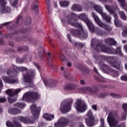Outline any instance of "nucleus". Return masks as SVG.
Segmentation results:
<instances>
[{"mask_svg": "<svg viewBox=\"0 0 127 127\" xmlns=\"http://www.w3.org/2000/svg\"><path fill=\"white\" fill-rule=\"evenodd\" d=\"M5 101H6V99H5V98L4 97L0 98V103H4V102H5Z\"/></svg>", "mask_w": 127, "mask_h": 127, "instance_id": "nucleus-46", "label": "nucleus"}, {"mask_svg": "<svg viewBox=\"0 0 127 127\" xmlns=\"http://www.w3.org/2000/svg\"><path fill=\"white\" fill-rule=\"evenodd\" d=\"M119 14L121 17V18L124 20H126V19H127V15H126L125 12H124V11H119Z\"/></svg>", "mask_w": 127, "mask_h": 127, "instance_id": "nucleus-28", "label": "nucleus"}, {"mask_svg": "<svg viewBox=\"0 0 127 127\" xmlns=\"http://www.w3.org/2000/svg\"><path fill=\"white\" fill-rule=\"evenodd\" d=\"M102 51L105 53H109L110 54H118L119 56H124V54L122 52L121 48H118L117 50H115L113 48L110 49L109 48H106V47H103L102 48Z\"/></svg>", "mask_w": 127, "mask_h": 127, "instance_id": "nucleus-10", "label": "nucleus"}, {"mask_svg": "<svg viewBox=\"0 0 127 127\" xmlns=\"http://www.w3.org/2000/svg\"><path fill=\"white\" fill-rule=\"evenodd\" d=\"M48 12L49 14H51V13H52V9H51V7H48Z\"/></svg>", "mask_w": 127, "mask_h": 127, "instance_id": "nucleus-44", "label": "nucleus"}, {"mask_svg": "<svg viewBox=\"0 0 127 127\" xmlns=\"http://www.w3.org/2000/svg\"><path fill=\"white\" fill-rule=\"evenodd\" d=\"M123 49L124 51L126 52V53H127V45H125L124 46Z\"/></svg>", "mask_w": 127, "mask_h": 127, "instance_id": "nucleus-48", "label": "nucleus"}, {"mask_svg": "<svg viewBox=\"0 0 127 127\" xmlns=\"http://www.w3.org/2000/svg\"><path fill=\"white\" fill-rule=\"evenodd\" d=\"M92 6V3L91 2H86L84 5V7H90Z\"/></svg>", "mask_w": 127, "mask_h": 127, "instance_id": "nucleus-38", "label": "nucleus"}, {"mask_svg": "<svg viewBox=\"0 0 127 127\" xmlns=\"http://www.w3.org/2000/svg\"><path fill=\"white\" fill-rule=\"evenodd\" d=\"M67 65L68 66V67H71V66H72V64H71V63H68L67 64Z\"/></svg>", "mask_w": 127, "mask_h": 127, "instance_id": "nucleus-56", "label": "nucleus"}, {"mask_svg": "<svg viewBox=\"0 0 127 127\" xmlns=\"http://www.w3.org/2000/svg\"><path fill=\"white\" fill-rule=\"evenodd\" d=\"M26 22L27 23L28 22V23H30L31 22V20H27Z\"/></svg>", "mask_w": 127, "mask_h": 127, "instance_id": "nucleus-61", "label": "nucleus"}, {"mask_svg": "<svg viewBox=\"0 0 127 127\" xmlns=\"http://www.w3.org/2000/svg\"><path fill=\"white\" fill-rule=\"evenodd\" d=\"M100 98H104V95L103 94H101L100 96H99Z\"/></svg>", "mask_w": 127, "mask_h": 127, "instance_id": "nucleus-62", "label": "nucleus"}, {"mask_svg": "<svg viewBox=\"0 0 127 127\" xmlns=\"http://www.w3.org/2000/svg\"><path fill=\"white\" fill-rule=\"evenodd\" d=\"M71 10L73 11H82L83 10V8L82 6L78 4H74L71 7Z\"/></svg>", "mask_w": 127, "mask_h": 127, "instance_id": "nucleus-22", "label": "nucleus"}, {"mask_svg": "<svg viewBox=\"0 0 127 127\" xmlns=\"http://www.w3.org/2000/svg\"><path fill=\"white\" fill-rule=\"evenodd\" d=\"M2 79L3 80V82L5 83H7L8 84H14V83H17L18 82V79H11L7 76H2Z\"/></svg>", "mask_w": 127, "mask_h": 127, "instance_id": "nucleus-19", "label": "nucleus"}, {"mask_svg": "<svg viewBox=\"0 0 127 127\" xmlns=\"http://www.w3.org/2000/svg\"><path fill=\"white\" fill-rule=\"evenodd\" d=\"M123 43H127V40H124L122 41Z\"/></svg>", "mask_w": 127, "mask_h": 127, "instance_id": "nucleus-63", "label": "nucleus"}, {"mask_svg": "<svg viewBox=\"0 0 127 127\" xmlns=\"http://www.w3.org/2000/svg\"><path fill=\"white\" fill-rule=\"evenodd\" d=\"M97 34L98 35H104V34H105V32L101 30H99L97 31Z\"/></svg>", "mask_w": 127, "mask_h": 127, "instance_id": "nucleus-39", "label": "nucleus"}, {"mask_svg": "<svg viewBox=\"0 0 127 127\" xmlns=\"http://www.w3.org/2000/svg\"><path fill=\"white\" fill-rule=\"evenodd\" d=\"M112 74L115 77H117V76H119V72L117 71H115V70H112Z\"/></svg>", "mask_w": 127, "mask_h": 127, "instance_id": "nucleus-37", "label": "nucleus"}, {"mask_svg": "<svg viewBox=\"0 0 127 127\" xmlns=\"http://www.w3.org/2000/svg\"><path fill=\"white\" fill-rule=\"evenodd\" d=\"M99 1H101V2H107V1H111L112 0H98Z\"/></svg>", "mask_w": 127, "mask_h": 127, "instance_id": "nucleus-53", "label": "nucleus"}, {"mask_svg": "<svg viewBox=\"0 0 127 127\" xmlns=\"http://www.w3.org/2000/svg\"><path fill=\"white\" fill-rule=\"evenodd\" d=\"M117 0L118 1L120 2L122 7L125 9V7H126L127 6V4H126V0Z\"/></svg>", "mask_w": 127, "mask_h": 127, "instance_id": "nucleus-30", "label": "nucleus"}, {"mask_svg": "<svg viewBox=\"0 0 127 127\" xmlns=\"http://www.w3.org/2000/svg\"><path fill=\"white\" fill-rule=\"evenodd\" d=\"M21 91V89L20 88L15 89L14 91V95H16L17 94H18V93H19V92H20Z\"/></svg>", "mask_w": 127, "mask_h": 127, "instance_id": "nucleus-40", "label": "nucleus"}, {"mask_svg": "<svg viewBox=\"0 0 127 127\" xmlns=\"http://www.w3.org/2000/svg\"><path fill=\"white\" fill-rule=\"evenodd\" d=\"M123 110L125 112V113H127V103H124L122 106Z\"/></svg>", "mask_w": 127, "mask_h": 127, "instance_id": "nucleus-34", "label": "nucleus"}, {"mask_svg": "<svg viewBox=\"0 0 127 127\" xmlns=\"http://www.w3.org/2000/svg\"><path fill=\"white\" fill-rule=\"evenodd\" d=\"M11 11V8L10 7L7 5L3 6L0 7V14L1 13H8Z\"/></svg>", "mask_w": 127, "mask_h": 127, "instance_id": "nucleus-21", "label": "nucleus"}, {"mask_svg": "<svg viewBox=\"0 0 127 127\" xmlns=\"http://www.w3.org/2000/svg\"><path fill=\"white\" fill-rule=\"evenodd\" d=\"M31 113L32 114L33 118L28 119L27 117L19 116L18 120L22 122L24 124H33L35 122V120H37L39 118V114L41 111V108L39 106H37L35 104H32L30 106Z\"/></svg>", "mask_w": 127, "mask_h": 127, "instance_id": "nucleus-2", "label": "nucleus"}, {"mask_svg": "<svg viewBox=\"0 0 127 127\" xmlns=\"http://www.w3.org/2000/svg\"><path fill=\"white\" fill-rule=\"evenodd\" d=\"M40 98V94L37 92H27L23 95L22 100L29 103H33L35 100Z\"/></svg>", "mask_w": 127, "mask_h": 127, "instance_id": "nucleus-4", "label": "nucleus"}, {"mask_svg": "<svg viewBox=\"0 0 127 127\" xmlns=\"http://www.w3.org/2000/svg\"><path fill=\"white\" fill-rule=\"evenodd\" d=\"M77 17V15L75 14L74 13H71L69 14L66 18V21L70 24H72L74 26H77L78 27L77 30H70V33L72 34L74 36H77L81 40L83 39H86L88 37L87 33L84 31L83 30V27L80 23L75 22V18Z\"/></svg>", "mask_w": 127, "mask_h": 127, "instance_id": "nucleus-1", "label": "nucleus"}, {"mask_svg": "<svg viewBox=\"0 0 127 127\" xmlns=\"http://www.w3.org/2000/svg\"><path fill=\"white\" fill-rule=\"evenodd\" d=\"M85 90L88 91V92H92V88L90 87H87L85 88Z\"/></svg>", "mask_w": 127, "mask_h": 127, "instance_id": "nucleus-49", "label": "nucleus"}, {"mask_svg": "<svg viewBox=\"0 0 127 127\" xmlns=\"http://www.w3.org/2000/svg\"><path fill=\"white\" fill-rule=\"evenodd\" d=\"M44 123L42 122H40L38 125V127H44Z\"/></svg>", "mask_w": 127, "mask_h": 127, "instance_id": "nucleus-42", "label": "nucleus"}, {"mask_svg": "<svg viewBox=\"0 0 127 127\" xmlns=\"http://www.w3.org/2000/svg\"><path fill=\"white\" fill-rule=\"evenodd\" d=\"M31 10L35 13L38 12V5L36 3V2H33L32 4Z\"/></svg>", "mask_w": 127, "mask_h": 127, "instance_id": "nucleus-25", "label": "nucleus"}, {"mask_svg": "<svg viewBox=\"0 0 127 127\" xmlns=\"http://www.w3.org/2000/svg\"><path fill=\"white\" fill-rule=\"evenodd\" d=\"M9 114L11 115H16L17 114H19L21 113V111L19 109L16 108H9L8 111Z\"/></svg>", "mask_w": 127, "mask_h": 127, "instance_id": "nucleus-23", "label": "nucleus"}, {"mask_svg": "<svg viewBox=\"0 0 127 127\" xmlns=\"http://www.w3.org/2000/svg\"><path fill=\"white\" fill-rule=\"evenodd\" d=\"M44 83L45 84V85L46 87H56L57 83H56V81L54 79H52L51 80H44Z\"/></svg>", "mask_w": 127, "mask_h": 127, "instance_id": "nucleus-18", "label": "nucleus"}, {"mask_svg": "<svg viewBox=\"0 0 127 127\" xmlns=\"http://www.w3.org/2000/svg\"><path fill=\"white\" fill-rule=\"evenodd\" d=\"M100 127H104L105 126V120H104V119L101 118L100 119Z\"/></svg>", "mask_w": 127, "mask_h": 127, "instance_id": "nucleus-35", "label": "nucleus"}, {"mask_svg": "<svg viewBox=\"0 0 127 127\" xmlns=\"http://www.w3.org/2000/svg\"><path fill=\"white\" fill-rule=\"evenodd\" d=\"M110 60H111V63H110L111 66L116 68V69H120V64L118 63V59L116 57H111L110 58Z\"/></svg>", "mask_w": 127, "mask_h": 127, "instance_id": "nucleus-17", "label": "nucleus"}, {"mask_svg": "<svg viewBox=\"0 0 127 127\" xmlns=\"http://www.w3.org/2000/svg\"><path fill=\"white\" fill-rule=\"evenodd\" d=\"M43 117L44 120L48 121V122H51V121H53L55 119L54 114L50 113H45L43 114Z\"/></svg>", "mask_w": 127, "mask_h": 127, "instance_id": "nucleus-20", "label": "nucleus"}, {"mask_svg": "<svg viewBox=\"0 0 127 127\" xmlns=\"http://www.w3.org/2000/svg\"><path fill=\"white\" fill-rule=\"evenodd\" d=\"M94 8L95 10L97 11V12H98V13L101 15L103 19H105L106 21H107V22H111V19H112V18L111 16L107 15L106 13L103 12V7L98 5H95Z\"/></svg>", "mask_w": 127, "mask_h": 127, "instance_id": "nucleus-9", "label": "nucleus"}, {"mask_svg": "<svg viewBox=\"0 0 127 127\" xmlns=\"http://www.w3.org/2000/svg\"><path fill=\"white\" fill-rule=\"evenodd\" d=\"M39 52H40L41 53H43V52H44V50L43 49V48H41V49H39L38 50Z\"/></svg>", "mask_w": 127, "mask_h": 127, "instance_id": "nucleus-54", "label": "nucleus"}, {"mask_svg": "<svg viewBox=\"0 0 127 127\" xmlns=\"http://www.w3.org/2000/svg\"><path fill=\"white\" fill-rule=\"evenodd\" d=\"M72 87H73V85L72 84H67L64 87V90H71V89H72Z\"/></svg>", "mask_w": 127, "mask_h": 127, "instance_id": "nucleus-32", "label": "nucleus"}, {"mask_svg": "<svg viewBox=\"0 0 127 127\" xmlns=\"http://www.w3.org/2000/svg\"><path fill=\"white\" fill-rule=\"evenodd\" d=\"M64 66H61V69L62 70V71H64Z\"/></svg>", "mask_w": 127, "mask_h": 127, "instance_id": "nucleus-58", "label": "nucleus"}, {"mask_svg": "<svg viewBox=\"0 0 127 127\" xmlns=\"http://www.w3.org/2000/svg\"><path fill=\"white\" fill-rule=\"evenodd\" d=\"M125 68L127 69V64H125Z\"/></svg>", "mask_w": 127, "mask_h": 127, "instance_id": "nucleus-64", "label": "nucleus"}, {"mask_svg": "<svg viewBox=\"0 0 127 127\" xmlns=\"http://www.w3.org/2000/svg\"><path fill=\"white\" fill-rule=\"evenodd\" d=\"M27 68L26 67L20 66L17 67L16 66H14L13 71H11V69H7V74L9 75L10 77H15L16 74H17V71H26Z\"/></svg>", "mask_w": 127, "mask_h": 127, "instance_id": "nucleus-12", "label": "nucleus"}, {"mask_svg": "<svg viewBox=\"0 0 127 127\" xmlns=\"http://www.w3.org/2000/svg\"><path fill=\"white\" fill-rule=\"evenodd\" d=\"M74 46L76 47V48H83L84 47V45L83 43H79L78 42H74L73 43Z\"/></svg>", "mask_w": 127, "mask_h": 127, "instance_id": "nucleus-29", "label": "nucleus"}, {"mask_svg": "<svg viewBox=\"0 0 127 127\" xmlns=\"http://www.w3.org/2000/svg\"><path fill=\"white\" fill-rule=\"evenodd\" d=\"M60 4L63 7H66L69 5V1H61L60 2Z\"/></svg>", "mask_w": 127, "mask_h": 127, "instance_id": "nucleus-27", "label": "nucleus"}, {"mask_svg": "<svg viewBox=\"0 0 127 127\" xmlns=\"http://www.w3.org/2000/svg\"><path fill=\"white\" fill-rule=\"evenodd\" d=\"M87 117L88 118L85 119L86 124L88 127H93L95 124V119H94L92 110H89L87 112Z\"/></svg>", "mask_w": 127, "mask_h": 127, "instance_id": "nucleus-13", "label": "nucleus"}, {"mask_svg": "<svg viewBox=\"0 0 127 127\" xmlns=\"http://www.w3.org/2000/svg\"><path fill=\"white\" fill-rule=\"evenodd\" d=\"M17 4V0H16L15 1V2H14V3H11L12 6H14V7L15 6V5H16Z\"/></svg>", "mask_w": 127, "mask_h": 127, "instance_id": "nucleus-52", "label": "nucleus"}, {"mask_svg": "<svg viewBox=\"0 0 127 127\" xmlns=\"http://www.w3.org/2000/svg\"><path fill=\"white\" fill-rule=\"evenodd\" d=\"M100 69L104 73H108L109 70H110V67H109L108 65L103 64L101 66Z\"/></svg>", "mask_w": 127, "mask_h": 127, "instance_id": "nucleus-26", "label": "nucleus"}, {"mask_svg": "<svg viewBox=\"0 0 127 127\" xmlns=\"http://www.w3.org/2000/svg\"><path fill=\"white\" fill-rule=\"evenodd\" d=\"M35 76V71L33 70L32 71L31 70H29L28 71L27 73L24 75L23 76V80L26 83H28L30 85L31 83H32V78H34Z\"/></svg>", "mask_w": 127, "mask_h": 127, "instance_id": "nucleus-14", "label": "nucleus"}, {"mask_svg": "<svg viewBox=\"0 0 127 127\" xmlns=\"http://www.w3.org/2000/svg\"><path fill=\"white\" fill-rule=\"evenodd\" d=\"M121 80H122V81H127V75H122L121 77Z\"/></svg>", "mask_w": 127, "mask_h": 127, "instance_id": "nucleus-41", "label": "nucleus"}, {"mask_svg": "<svg viewBox=\"0 0 127 127\" xmlns=\"http://www.w3.org/2000/svg\"><path fill=\"white\" fill-rule=\"evenodd\" d=\"M127 120V113H125L123 114L122 116L121 117V121H126Z\"/></svg>", "mask_w": 127, "mask_h": 127, "instance_id": "nucleus-36", "label": "nucleus"}, {"mask_svg": "<svg viewBox=\"0 0 127 127\" xmlns=\"http://www.w3.org/2000/svg\"><path fill=\"white\" fill-rule=\"evenodd\" d=\"M74 102L72 100H65L63 101L60 105V110L63 114L69 113L71 111V106Z\"/></svg>", "mask_w": 127, "mask_h": 127, "instance_id": "nucleus-6", "label": "nucleus"}, {"mask_svg": "<svg viewBox=\"0 0 127 127\" xmlns=\"http://www.w3.org/2000/svg\"><path fill=\"white\" fill-rule=\"evenodd\" d=\"M78 16L80 19L82 20V21H84V22L87 24L89 30L91 31V32H95V26L92 22H91V21L88 19V16L87 14L83 13L80 14Z\"/></svg>", "mask_w": 127, "mask_h": 127, "instance_id": "nucleus-7", "label": "nucleus"}, {"mask_svg": "<svg viewBox=\"0 0 127 127\" xmlns=\"http://www.w3.org/2000/svg\"><path fill=\"white\" fill-rule=\"evenodd\" d=\"M73 107L78 113H84L88 109V106H87L86 103L81 99L76 100Z\"/></svg>", "mask_w": 127, "mask_h": 127, "instance_id": "nucleus-5", "label": "nucleus"}, {"mask_svg": "<svg viewBox=\"0 0 127 127\" xmlns=\"http://www.w3.org/2000/svg\"><path fill=\"white\" fill-rule=\"evenodd\" d=\"M7 4V1L6 0H0V7L4 6Z\"/></svg>", "mask_w": 127, "mask_h": 127, "instance_id": "nucleus-31", "label": "nucleus"}, {"mask_svg": "<svg viewBox=\"0 0 127 127\" xmlns=\"http://www.w3.org/2000/svg\"><path fill=\"white\" fill-rule=\"evenodd\" d=\"M122 35L123 36H126V35H127V29H126L123 32Z\"/></svg>", "mask_w": 127, "mask_h": 127, "instance_id": "nucleus-45", "label": "nucleus"}, {"mask_svg": "<svg viewBox=\"0 0 127 127\" xmlns=\"http://www.w3.org/2000/svg\"><path fill=\"white\" fill-rule=\"evenodd\" d=\"M26 105L24 103H17L16 104V107H19V108H24Z\"/></svg>", "mask_w": 127, "mask_h": 127, "instance_id": "nucleus-33", "label": "nucleus"}, {"mask_svg": "<svg viewBox=\"0 0 127 127\" xmlns=\"http://www.w3.org/2000/svg\"><path fill=\"white\" fill-rule=\"evenodd\" d=\"M23 62V60H21V59H17V63H22Z\"/></svg>", "mask_w": 127, "mask_h": 127, "instance_id": "nucleus-50", "label": "nucleus"}, {"mask_svg": "<svg viewBox=\"0 0 127 127\" xmlns=\"http://www.w3.org/2000/svg\"><path fill=\"white\" fill-rule=\"evenodd\" d=\"M5 93L8 95L7 98L9 103H13L16 100V99L14 98L13 90L11 89H7L5 91Z\"/></svg>", "mask_w": 127, "mask_h": 127, "instance_id": "nucleus-16", "label": "nucleus"}, {"mask_svg": "<svg viewBox=\"0 0 127 127\" xmlns=\"http://www.w3.org/2000/svg\"><path fill=\"white\" fill-rule=\"evenodd\" d=\"M3 87V83H2V80L0 78V90H1Z\"/></svg>", "mask_w": 127, "mask_h": 127, "instance_id": "nucleus-43", "label": "nucleus"}, {"mask_svg": "<svg viewBox=\"0 0 127 127\" xmlns=\"http://www.w3.org/2000/svg\"><path fill=\"white\" fill-rule=\"evenodd\" d=\"M9 23H10V22H6V23H4V24H3V25H7V24H9Z\"/></svg>", "mask_w": 127, "mask_h": 127, "instance_id": "nucleus-60", "label": "nucleus"}, {"mask_svg": "<svg viewBox=\"0 0 127 127\" xmlns=\"http://www.w3.org/2000/svg\"><path fill=\"white\" fill-rule=\"evenodd\" d=\"M107 122L110 127H117V125L120 123V117L118 115V111H110L107 117Z\"/></svg>", "mask_w": 127, "mask_h": 127, "instance_id": "nucleus-3", "label": "nucleus"}, {"mask_svg": "<svg viewBox=\"0 0 127 127\" xmlns=\"http://www.w3.org/2000/svg\"><path fill=\"white\" fill-rule=\"evenodd\" d=\"M79 127H85L84 126V125H83L82 123H80L79 124Z\"/></svg>", "mask_w": 127, "mask_h": 127, "instance_id": "nucleus-57", "label": "nucleus"}, {"mask_svg": "<svg viewBox=\"0 0 127 127\" xmlns=\"http://www.w3.org/2000/svg\"><path fill=\"white\" fill-rule=\"evenodd\" d=\"M92 109L94 110V111H98V109L97 108V105H94L92 106Z\"/></svg>", "mask_w": 127, "mask_h": 127, "instance_id": "nucleus-47", "label": "nucleus"}, {"mask_svg": "<svg viewBox=\"0 0 127 127\" xmlns=\"http://www.w3.org/2000/svg\"><path fill=\"white\" fill-rule=\"evenodd\" d=\"M94 70L96 73H98V70L96 68V67H94Z\"/></svg>", "mask_w": 127, "mask_h": 127, "instance_id": "nucleus-59", "label": "nucleus"}, {"mask_svg": "<svg viewBox=\"0 0 127 127\" xmlns=\"http://www.w3.org/2000/svg\"><path fill=\"white\" fill-rule=\"evenodd\" d=\"M67 37L68 40H69V42H72L71 41V35H70V34H68L67 35Z\"/></svg>", "mask_w": 127, "mask_h": 127, "instance_id": "nucleus-51", "label": "nucleus"}, {"mask_svg": "<svg viewBox=\"0 0 127 127\" xmlns=\"http://www.w3.org/2000/svg\"><path fill=\"white\" fill-rule=\"evenodd\" d=\"M68 123V120L64 117L60 118L58 121L54 124L55 127H64Z\"/></svg>", "mask_w": 127, "mask_h": 127, "instance_id": "nucleus-15", "label": "nucleus"}, {"mask_svg": "<svg viewBox=\"0 0 127 127\" xmlns=\"http://www.w3.org/2000/svg\"><path fill=\"white\" fill-rule=\"evenodd\" d=\"M92 16L93 17L95 22H96L99 26H100V27H103V28H105V29L108 30V31L112 30V28L110 26H107L105 24L103 23L101 20H100V18H99L98 15H97L95 13L92 12Z\"/></svg>", "mask_w": 127, "mask_h": 127, "instance_id": "nucleus-11", "label": "nucleus"}, {"mask_svg": "<svg viewBox=\"0 0 127 127\" xmlns=\"http://www.w3.org/2000/svg\"><path fill=\"white\" fill-rule=\"evenodd\" d=\"M80 83L81 85H85V81L83 80H81Z\"/></svg>", "mask_w": 127, "mask_h": 127, "instance_id": "nucleus-55", "label": "nucleus"}, {"mask_svg": "<svg viewBox=\"0 0 127 127\" xmlns=\"http://www.w3.org/2000/svg\"><path fill=\"white\" fill-rule=\"evenodd\" d=\"M105 7L107 10H108V11H109V12L112 14V15H113V16L115 17V23L116 26H117L118 27H121V26H122V23L119 21V20L118 19V15H117L115 12V10L119 9L118 7L116 6V8L114 9V7H111L109 5H105Z\"/></svg>", "mask_w": 127, "mask_h": 127, "instance_id": "nucleus-8", "label": "nucleus"}, {"mask_svg": "<svg viewBox=\"0 0 127 127\" xmlns=\"http://www.w3.org/2000/svg\"><path fill=\"white\" fill-rule=\"evenodd\" d=\"M105 42L108 44V45H113L115 46L117 44V42L115 39L113 38H108L105 40Z\"/></svg>", "mask_w": 127, "mask_h": 127, "instance_id": "nucleus-24", "label": "nucleus"}]
</instances>
